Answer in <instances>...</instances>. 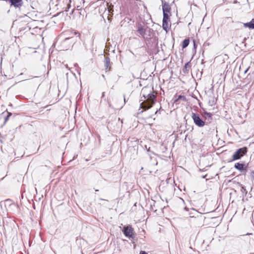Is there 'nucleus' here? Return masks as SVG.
Returning <instances> with one entry per match:
<instances>
[{"mask_svg":"<svg viewBox=\"0 0 254 254\" xmlns=\"http://www.w3.org/2000/svg\"><path fill=\"white\" fill-rule=\"evenodd\" d=\"M202 116L205 119L206 124H210L211 122V121L212 120V115L211 113H208L206 111H204L202 114Z\"/></svg>","mask_w":254,"mask_h":254,"instance_id":"9","label":"nucleus"},{"mask_svg":"<svg viewBox=\"0 0 254 254\" xmlns=\"http://www.w3.org/2000/svg\"><path fill=\"white\" fill-rule=\"evenodd\" d=\"M179 100H182L183 101H186V98L185 96H184L183 95H179L178 98L175 100L174 102H177L179 101Z\"/></svg>","mask_w":254,"mask_h":254,"instance_id":"14","label":"nucleus"},{"mask_svg":"<svg viewBox=\"0 0 254 254\" xmlns=\"http://www.w3.org/2000/svg\"><path fill=\"white\" fill-rule=\"evenodd\" d=\"M224 2L226 1V0H223Z\"/></svg>","mask_w":254,"mask_h":254,"instance_id":"32","label":"nucleus"},{"mask_svg":"<svg viewBox=\"0 0 254 254\" xmlns=\"http://www.w3.org/2000/svg\"><path fill=\"white\" fill-rule=\"evenodd\" d=\"M191 67V63L189 61L187 62L186 64H185L183 68V71L184 73H188L189 71L190 68Z\"/></svg>","mask_w":254,"mask_h":254,"instance_id":"12","label":"nucleus"},{"mask_svg":"<svg viewBox=\"0 0 254 254\" xmlns=\"http://www.w3.org/2000/svg\"><path fill=\"white\" fill-rule=\"evenodd\" d=\"M238 2H239L238 1V0H234L233 1V3H238Z\"/></svg>","mask_w":254,"mask_h":254,"instance_id":"22","label":"nucleus"},{"mask_svg":"<svg viewBox=\"0 0 254 254\" xmlns=\"http://www.w3.org/2000/svg\"><path fill=\"white\" fill-rule=\"evenodd\" d=\"M248 148L246 147L240 148L236 150L232 156V159L231 161L240 159L242 157L247 154Z\"/></svg>","mask_w":254,"mask_h":254,"instance_id":"2","label":"nucleus"},{"mask_svg":"<svg viewBox=\"0 0 254 254\" xmlns=\"http://www.w3.org/2000/svg\"><path fill=\"white\" fill-rule=\"evenodd\" d=\"M142 97L144 100L140 103V107L145 110L150 109L156 102V96L153 92H150L147 95L143 94L141 98Z\"/></svg>","mask_w":254,"mask_h":254,"instance_id":"1","label":"nucleus"},{"mask_svg":"<svg viewBox=\"0 0 254 254\" xmlns=\"http://www.w3.org/2000/svg\"><path fill=\"white\" fill-rule=\"evenodd\" d=\"M105 92H103L102 94V97H101V98L102 99H103L105 97Z\"/></svg>","mask_w":254,"mask_h":254,"instance_id":"21","label":"nucleus"},{"mask_svg":"<svg viewBox=\"0 0 254 254\" xmlns=\"http://www.w3.org/2000/svg\"><path fill=\"white\" fill-rule=\"evenodd\" d=\"M137 32L143 38H144V36L146 34V29L144 28L143 26L141 24L138 25Z\"/></svg>","mask_w":254,"mask_h":254,"instance_id":"10","label":"nucleus"},{"mask_svg":"<svg viewBox=\"0 0 254 254\" xmlns=\"http://www.w3.org/2000/svg\"><path fill=\"white\" fill-rule=\"evenodd\" d=\"M5 201H6V202H8V201H10L11 200L9 199H6Z\"/></svg>","mask_w":254,"mask_h":254,"instance_id":"25","label":"nucleus"},{"mask_svg":"<svg viewBox=\"0 0 254 254\" xmlns=\"http://www.w3.org/2000/svg\"><path fill=\"white\" fill-rule=\"evenodd\" d=\"M163 15H171V6L168 2L164 0H161Z\"/></svg>","mask_w":254,"mask_h":254,"instance_id":"6","label":"nucleus"},{"mask_svg":"<svg viewBox=\"0 0 254 254\" xmlns=\"http://www.w3.org/2000/svg\"><path fill=\"white\" fill-rule=\"evenodd\" d=\"M242 188L243 190H246V189L243 187H242Z\"/></svg>","mask_w":254,"mask_h":254,"instance_id":"29","label":"nucleus"},{"mask_svg":"<svg viewBox=\"0 0 254 254\" xmlns=\"http://www.w3.org/2000/svg\"><path fill=\"white\" fill-rule=\"evenodd\" d=\"M191 118L194 123L198 127H201L205 125V121H204L199 116V115L195 113H191Z\"/></svg>","mask_w":254,"mask_h":254,"instance_id":"4","label":"nucleus"},{"mask_svg":"<svg viewBox=\"0 0 254 254\" xmlns=\"http://www.w3.org/2000/svg\"><path fill=\"white\" fill-rule=\"evenodd\" d=\"M190 43V40L189 39H186L183 41L182 43V49H185L187 48Z\"/></svg>","mask_w":254,"mask_h":254,"instance_id":"13","label":"nucleus"},{"mask_svg":"<svg viewBox=\"0 0 254 254\" xmlns=\"http://www.w3.org/2000/svg\"><path fill=\"white\" fill-rule=\"evenodd\" d=\"M161 111H163V110H162V108H161V107H160V109H159V110H157V111L155 112V114H157L158 113H160Z\"/></svg>","mask_w":254,"mask_h":254,"instance_id":"18","label":"nucleus"},{"mask_svg":"<svg viewBox=\"0 0 254 254\" xmlns=\"http://www.w3.org/2000/svg\"><path fill=\"white\" fill-rule=\"evenodd\" d=\"M10 206H13V207H16V205L15 204H10Z\"/></svg>","mask_w":254,"mask_h":254,"instance_id":"23","label":"nucleus"},{"mask_svg":"<svg viewBox=\"0 0 254 254\" xmlns=\"http://www.w3.org/2000/svg\"><path fill=\"white\" fill-rule=\"evenodd\" d=\"M73 38L71 37V38H66L65 39L64 41H68V40H72Z\"/></svg>","mask_w":254,"mask_h":254,"instance_id":"20","label":"nucleus"},{"mask_svg":"<svg viewBox=\"0 0 254 254\" xmlns=\"http://www.w3.org/2000/svg\"><path fill=\"white\" fill-rule=\"evenodd\" d=\"M106 56L104 57V65L106 72L111 70L112 65V63L111 62L110 59L108 57L109 54L107 52L105 53Z\"/></svg>","mask_w":254,"mask_h":254,"instance_id":"5","label":"nucleus"},{"mask_svg":"<svg viewBox=\"0 0 254 254\" xmlns=\"http://www.w3.org/2000/svg\"><path fill=\"white\" fill-rule=\"evenodd\" d=\"M170 16L169 15H163V20H162V28L163 30L168 31L169 28L171 26V24L170 23Z\"/></svg>","mask_w":254,"mask_h":254,"instance_id":"7","label":"nucleus"},{"mask_svg":"<svg viewBox=\"0 0 254 254\" xmlns=\"http://www.w3.org/2000/svg\"><path fill=\"white\" fill-rule=\"evenodd\" d=\"M248 167V164H246L244 163L238 162L235 163L234 167L237 170L240 171L241 172L246 171Z\"/></svg>","mask_w":254,"mask_h":254,"instance_id":"8","label":"nucleus"},{"mask_svg":"<svg viewBox=\"0 0 254 254\" xmlns=\"http://www.w3.org/2000/svg\"><path fill=\"white\" fill-rule=\"evenodd\" d=\"M249 68H248L246 70H245V73H247V72L248 71V70H249Z\"/></svg>","mask_w":254,"mask_h":254,"instance_id":"24","label":"nucleus"},{"mask_svg":"<svg viewBox=\"0 0 254 254\" xmlns=\"http://www.w3.org/2000/svg\"><path fill=\"white\" fill-rule=\"evenodd\" d=\"M126 99L125 97L124 96V102H125V103H126Z\"/></svg>","mask_w":254,"mask_h":254,"instance_id":"26","label":"nucleus"},{"mask_svg":"<svg viewBox=\"0 0 254 254\" xmlns=\"http://www.w3.org/2000/svg\"><path fill=\"white\" fill-rule=\"evenodd\" d=\"M70 6H70V4L69 3H68V4H67V7L66 8V9H65V10L64 11H66V12H67V11H69V8H70Z\"/></svg>","mask_w":254,"mask_h":254,"instance_id":"17","label":"nucleus"},{"mask_svg":"<svg viewBox=\"0 0 254 254\" xmlns=\"http://www.w3.org/2000/svg\"><path fill=\"white\" fill-rule=\"evenodd\" d=\"M144 91H145V90H144V89H143L142 90V92H144Z\"/></svg>","mask_w":254,"mask_h":254,"instance_id":"30","label":"nucleus"},{"mask_svg":"<svg viewBox=\"0 0 254 254\" xmlns=\"http://www.w3.org/2000/svg\"><path fill=\"white\" fill-rule=\"evenodd\" d=\"M95 191H99V190H95Z\"/></svg>","mask_w":254,"mask_h":254,"instance_id":"31","label":"nucleus"},{"mask_svg":"<svg viewBox=\"0 0 254 254\" xmlns=\"http://www.w3.org/2000/svg\"><path fill=\"white\" fill-rule=\"evenodd\" d=\"M12 115V113L10 112H7V115L4 118V121L3 126H4L6 123L8 121L9 117Z\"/></svg>","mask_w":254,"mask_h":254,"instance_id":"15","label":"nucleus"},{"mask_svg":"<svg viewBox=\"0 0 254 254\" xmlns=\"http://www.w3.org/2000/svg\"><path fill=\"white\" fill-rule=\"evenodd\" d=\"M244 26L245 28H248L250 29H254V18H253L249 22L244 23Z\"/></svg>","mask_w":254,"mask_h":254,"instance_id":"11","label":"nucleus"},{"mask_svg":"<svg viewBox=\"0 0 254 254\" xmlns=\"http://www.w3.org/2000/svg\"><path fill=\"white\" fill-rule=\"evenodd\" d=\"M250 177L254 180V171H252L251 172Z\"/></svg>","mask_w":254,"mask_h":254,"instance_id":"16","label":"nucleus"},{"mask_svg":"<svg viewBox=\"0 0 254 254\" xmlns=\"http://www.w3.org/2000/svg\"><path fill=\"white\" fill-rule=\"evenodd\" d=\"M139 254H148L145 251H141Z\"/></svg>","mask_w":254,"mask_h":254,"instance_id":"19","label":"nucleus"},{"mask_svg":"<svg viewBox=\"0 0 254 254\" xmlns=\"http://www.w3.org/2000/svg\"><path fill=\"white\" fill-rule=\"evenodd\" d=\"M73 9H72L71 13H70V14H71L73 13Z\"/></svg>","mask_w":254,"mask_h":254,"instance_id":"28","label":"nucleus"},{"mask_svg":"<svg viewBox=\"0 0 254 254\" xmlns=\"http://www.w3.org/2000/svg\"><path fill=\"white\" fill-rule=\"evenodd\" d=\"M206 176V175H204V176H202V178H205Z\"/></svg>","mask_w":254,"mask_h":254,"instance_id":"27","label":"nucleus"},{"mask_svg":"<svg viewBox=\"0 0 254 254\" xmlns=\"http://www.w3.org/2000/svg\"><path fill=\"white\" fill-rule=\"evenodd\" d=\"M124 235L128 238L134 239L135 235L134 234V230L130 225L124 226L122 230Z\"/></svg>","mask_w":254,"mask_h":254,"instance_id":"3","label":"nucleus"}]
</instances>
